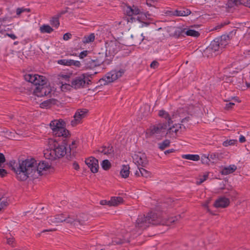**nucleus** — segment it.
I'll use <instances>...</instances> for the list:
<instances>
[{
	"mask_svg": "<svg viewBox=\"0 0 250 250\" xmlns=\"http://www.w3.org/2000/svg\"><path fill=\"white\" fill-rule=\"evenodd\" d=\"M66 138L63 141L62 144H59L55 140L50 139L48 140V144L49 148L44 151V156L47 159L51 161L61 158L65 155L68 158H71L72 156L74 155L77 147L76 142L72 141L71 145H69L67 148V143Z\"/></svg>",
	"mask_w": 250,
	"mask_h": 250,
	"instance_id": "nucleus-1",
	"label": "nucleus"
},
{
	"mask_svg": "<svg viewBox=\"0 0 250 250\" xmlns=\"http://www.w3.org/2000/svg\"><path fill=\"white\" fill-rule=\"evenodd\" d=\"M181 218L180 216H175L168 220L162 218L160 215L155 212L148 213L146 216L140 215L138 216L135 224V227L141 229H144L149 226L150 224L153 225H168L169 223H174Z\"/></svg>",
	"mask_w": 250,
	"mask_h": 250,
	"instance_id": "nucleus-2",
	"label": "nucleus"
},
{
	"mask_svg": "<svg viewBox=\"0 0 250 250\" xmlns=\"http://www.w3.org/2000/svg\"><path fill=\"white\" fill-rule=\"evenodd\" d=\"M37 163L34 159H26L19 162L17 167L12 169L16 174L17 178L20 181H25L28 178H38L37 172Z\"/></svg>",
	"mask_w": 250,
	"mask_h": 250,
	"instance_id": "nucleus-3",
	"label": "nucleus"
},
{
	"mask_svg": "<svg viewBox=\"0 0 250 250\" xmlns=\"http://www.w3.org/2000/svg\"><path fill=\"white\" fill-rule=\"evenodd\" d=\"M125 12L127 16L130 17L131 22L140 23L141 25H139V27H143L148 25L147 23L142 21V20L146 18V16L142 14L141 10L137 6L135 5L127 6L125 9Z\"/></svg>",
	"mask_w": 250,
	"mask_h": 250,
	"instance_id": "nucleus-4",
	"label": "nucleus"
},
{
	"mask_svg": "<svg viewBox=\"0 0 250 250\" xmlns=\"http://www.w3.org/2000/svg\"><path fill=\"white\" fill-rule=\"evenodd\" d=\"M53 135L56 137L67 138L70 134L65 128V123L62 119L54 120L49 124Z\"/></svg>",
	"mask_w": 250,
	"mask_h": 250,
	"instance_id": "nucleus-5",
	"label": "nucleus"
},
{
	"mask_svg": "<svg viewBox=\"0 0 250 250\" xmlns=\"http://www.w3.org/2000/svg\"><path fill=\"white\" fill-rule=\"evenodd\" d=\"M68 224L73 226L76 228L82 229L85 226L89 225V216L85 213H81L77 215H69Z\"/></svg>",
	"mask_w": 250,
	"mask_h": 250,
	"instance_id": "nucleus-6",
	"label": "nucleus"
},
{
	"mask_svg": "<svg viewBox=\"0 0 250 250\" xmlns=\"http://www.w3.org/2000/svg\"><path fill=\"white\" fill-rule=\"evenodd\" d=\"M125 69H121L119 70H112L107 73L104 76L99 80V85H104L109 83L113 82L119 78L122 77L125 72Z\"/></svg>",
	"mask_w": 250,
	"mask_h": 250,
	"instance_id": "nucleus-7",
	"label": "nucleus"
},
{
	"mask_svg": "<svg viewBox=\"0 0 250 250\" xmlns=\"http://www.w3.org/2000/svg\"><path fill=\"white\" fill-rule=\"evenodd\" d=\"M167 128V123H161L150 125L146 130V133L150 136L153 135L159 136V135L165 134Z\"/></svg>",
	"mask_w": 250,
	"mask_h": 250,
	"instance_id": "nucleus-8",
	"label": "nucleus"
},
{
	"mask_svg": "<svg viewBox=\"0 0 250 250\" xmlns=\"http://www.w3.org/2000/svg\"><path fill=\"white\" fill-rule=\"evenodd\" d=\"M47 79L45 78L43 82H41L34 90V94L38 97L46 96L51 92V89L46 85Z\"/></svg>",
	"mask_w": 250,
	"mask_h": 250,
	"instance_id": "nucleus-9",
	"label": "nucleus"
},
{
	"mask_svg": "<svg viewBox=\"0 0 250 250\" xmlns=\"http://www.w3.org/2000/svg\"><path fill=\"white\" fill-rule=\"evenodd\" d=\"M88 76L89 75L87 74H83L81 76L76 77L71 82L73 87L77 89L83 87L86 83L89 84L90 81L87 80Z\"/></svg>",
	"mask_w": 250,
	"mask_h": 250,
	"instance_id": "nucleus-10",
	"label": "nucleus"
},
{
	"mask_svg": "<svg viewBox=\"0 0 250 250\" xmlns=\"http://www.w3.org/2000/svg\"><path fill=\"white\" fill-rule=\"evenodd\" d=\"M134 163L138 166L145 167L148 164V160L145 153L137 152L132 156Z\"/></svg>",
	"mask_w": 250,
	"mask_h": 250,
	"instance_id": "nucleus-11",
	"label": "nucleus"
},
{
	"mask_svg": "<svg viewBox=\"0 0 250 250\" xmlns=\"http://www.w3.org/2000/svg\"><path fill=\"white\" fill-rule=\"evenodd\" d=\"M182 110L180 109L175 114H173L172 116V117H170L169 115L167 112L165 110H160L159 112V115L160 117L165 118L168 120V122L167 123V125H168V126H170V125L173 123V121L172 120H174V121H176V120L175 119L177 117H179L181 118H183L184 116H183V113H182Z\"/></svg>",
	"mask_w": 250,
	"mask_h": 250,
	"instance_id": "nucleus-12",
	"label": "nucleus"
},
{
	"mask_svg": "<svg viewBox=\"0 0 250 250\" xmlns=\"http://www.w3.org/2000/svg\"><path fill=\"white\" fill-rule=\"evenodd\" d=\"M106 53H108L110 56H114L120 48V43L116 41H111L105 44Z\"/></svg>",
	"mask_w": 250,
	"mask_h": 250,
	"instance_id": "nucleus-13",
	"label": "nucleus"
},
{
	"mask_svg": "<svg viewBox=\"0 0 250 250\" xmlns=\"http://www.w3.org/2000/svg\"><path fill=\"white\" fill-rule=\"evenodd\" d=\"M229 36L228 35H223L222 36L215 38L212 42L216 45L217 47L221 52L222 50L229 43Z\"/></svg>",
	"mask_w": 250,
	"mask_h": 250,
	"instance_id": "nucleus-14",
	"label": "nucleus"
},
{
	"mask_svg": "<svg viewBox=\"0 0 250 250\" xmlns=\"http://www.w3.org/2000/svg\"><path fill=\"white\" fill-rule=\"evenodd\" d=\"M220 52L216 45L211 42L209 45L204 50L203 56L207 58H211L216 56Z\"/></svg>",
	"mask_w": 250,
	"mask_h": 250,
	"instance_id": "nucleus-15",
	"label": "nucleus"
},
{
	"mask_svg": "<svg viewBox=\"0 0 250 250\" xmlns=\"http://www.w3.org/2000/svg\"><path fill=\"white\" fill-rule=\"evenodd\" d=\"M87 112L88 110L86 109H80L77 110L74 116V119L71 121V125L74 126L80 123L81 120L86 117Z\"/></svg>",
	"mask_w": 250,
	"mask_h": 250,
	"instance_id": "nucleus-16",
	"label": "nucleus"
},
{
	"mask_svg": "<svg viewBox=\"0 0 250 250\" xmlns=\"http://www.w3.org/2000/svg\"><path fill=\"white\" fill-rule=\"evenodd\" d=\"M25 81L31 83L37 86L39 83L45 80V77L43 76H40L37 74H26L24 76Z\"/></svg>",
	"mask_w": 250,
	"mask_h": 250,
	"instance_id": "nucleus-17",
	"label": "nucleus"
},
{
	"mask_svg": "<svg viewBox=\"0 0 250 250\" xmlns=\"http://www.w3.org/2000/svg\"><path fill=\"white\" fill-rule=\"evenodd\" d=\"M69 219V215H65L63 214H57L55 216H50L47 218V221L49 224H57L62 222L68 223V219Z\"/></svg>",
	"mask_w": 250,
	"mask_h": 250,
	"instance_id": "nucleus-18",
	"label": "nucleus"
},
{
	"mask_svg": "<svg viewBox=\"0 0 250 250\" xmlns=\"http://www.w3.org/2000/svg\"><path fill=\"white\" fill-rule=\"evenodd\" d=\"M85 163L92 172L96 173L98 172L99 163L97 159L94 157H90L85 159Z\"/></svg>",
	"mask_w": 250,
	"mask_h": 250,
	"instance_id": "nucleus-19",
	"label": "nucleus"
},
{
	"mask_svg": "<svg viewBox=\"0 0 250 250\" xmlns=\"http://www.w3.org/2000/svg\"><path fill=\"white\" fill-rule=\"evenodd\" d=\"M229 200L228 198L222 197L216 200L214 203V206L217 208H225L229 205Z\"/></svg>",
	"mask_w": 250,
	"mask_h": 250,
	"instance_id": "nucleus-20",
	"label": "nucleus"
},
{
	"mask_svg": "<svg viewBox=\"0 0 250 250\" xmlns=\"http://www.w3.org/2000/svg\"><path fill=\"white\" fill-rule=\"evenodd\" d=\"M50 167V165L46 162H40L38 164V165H37V172L36 173L38 175V177L39 176H41L42 175V170H45L47 169H48Z\"/></svg>",
	"mask_w": 250,
	"mask_h": 250,
	"instance_id": "nucleus-21",
	"label": "nucleus"
},
{
	"mask_svg": "<svg viewBox=\"0 0 250 250\" xmlns=\"http://www.w3.org/2000/svg\"><path fill=\"white\" fill-rule=\"evenodd\" d=\"M236 169L237 167L235 165H231L228 167H223L220 172L222 175H226L232 173Z\"/></svg>",
	"mask_w": 250,
	"mask_h": 250,
	"instance_id": "nucleus-22",
	"label": "nucleus"
},
{
	"mask_svg": "<svg viewBox=\"0 0 250 250\" xmlns=\"http://www.w3.org/2000/svg\"><path fill=\"white\" fill-rule=\"evenodd\" d=\"M182 125H183L181 124H175L174 125H173L171 126L170 125L168 126L167 125V131L166 134L172 135L174 133L175 134V135H176L179 129L181 128Z\"/></svg>",
	"mask_w": 250,
	"mask_h": 250,
	"instance_id": "nucleus-23",
	"label": "nucleus"
},
{
	"mask_svg": "<svg viewBox=\"0 0 250 250\" xmlns=\"http://www.w3.org/2000/svg\"><path fill=\"white\" fill-rule=\"evenodd\" d=\"M58 101L55 99H50L46 101H43L40 104V107L41 108H50L52 105L57 104Z\"/></svg>",
	"mask_w": 250,
	"mask_h": 250,
	"instance_id": "nucleus-24",
	"label": "nucleus"
},
{
	"mask_svg": "<svg viewBox=\"0 0 250 250\" xmlns=\"http://www.w3.org/2000/svg\"><path fill=\"white\" fill-rule=\"evenodd\" d=\"M96 152L102 153L105 155H109L113 153L114 149L112 146L109 145L107 147L104 146L100 147Z\"/></svg>",
	"mask_w": 250,
	"mask_h": 250,
	"instance_id": "nucleus-25",
	"label": "nucleus"
},
{
	"mask_svg": "<svg viewBox=\"0 0 250 250\" xmlns=\"http://www.w3.org/2000/svg\"><path fill=\"white\" fill-rule=\"evenodd\" d=\"M191 11L187 9L175 10L172 12L171 15L175 16H186L189 15Z\"/></svg>",
	"mask_w": 250,
	"mask_h": 250,
	"instance_id": "nucleus-26",
	"label": "nucleus"
},
{
	"mask_svg": "<svg viewBox=\"0 0 250 250\" xmlns=\"http://www.w3.org/2000/svg\"><path fill=\"white\" fill-rule=\"evenodd\" d=\"M123 201L121 197H112L110 200L109 206H117L122 204Z\"/></svg>",
	"mask_w": 250,
	"mask_h": 250,
	"instance_id": "nucleus-27",
	"label": "nucleus"
},
{
	"mask_svg": "<svg viewBox=\"0 0 250 250\" xmlns=\"http://www.w3.org/2000/svg\"><path fill=\"white\" fill-rule=\"evenodd\" d=\"M240 4L243 5V0H228L227 3L226 4V7L227 8H231Z\"/></svg>",
	"mask_w": 250,
	"mask_h": 250,
	"instance_id": "nucleus-28",
	"label": "nucleus"
},
{
	"mask_svg": "<svg viewBox=\"0 0 250 250\" xmlns=\"http://www.w3.org/2000/svg\"><path fill=\"white\" fill-rule=\"evenodd\" d=\"M135 174L138 176L141 175L145 178H149L151 177V173L143 168H139V171H136Z\"/></svg>",
	"mask_w": 250,
	"mask_h": 250,
	"instance_id": "nucleus-29",
	"label": "nucleus"
},
{
	"mask_svg": "<svg viewBox=\"0 0 250 250\" xmlns=\"http://www.w3.org/2000/svg\"><path fill=\"white\" fill-rule=\"evenodd\" d=\"M129 165H123L120 171V174L123 178H126L128 177L130 173Z\"/></svg>",
	"mask_w": 250,
	"mask_h": 250,
	"instance_id": "nucleus-30",
	"label": "nucleus"
},
{
	"mask_svg": "<svg viewBox=\"0 0 250 250\" xmlns=\"http://www.w3.org/2000/svg\"><path fill=\"white\" fill-rule=\"evenodd\" d=\"M174 29V33L173 36L179 37L180 36L186 35L185 32L186 31V28L183 27H178L176 28H172Z\"/></svg>",
	"mask_w": 250,
	"mask_h": 250,
	"instance_id": "nucleus-31",
	"label": "nucleus"
},
{
	"mask_svg": "<svg viewBox=\"0 0 250 250\" xmlns=\"http://www.w3.org/2000/svg\"><path fill=\"white\" fill-rule=\"evenodd\" d=\"M220 154L218 153H214L208 154V156L206 157L205 156V159H206V164H208L210 160L213 161L218 160L219 159V156Z\"/></svg>",
	"mask_w": 250,
	"mask_h": 250,
	"instance_id": "nucleus-32",
	"label": "nucleus"
},
{
	"mask_svg": "<svg viewBox=\"0 0 250 250\" xmlns=\"http://www.w3.org/2000/svg\"><path fill=\"white\" fill-rule=\"evenodd\" d=\"M183 159L197 161L200 160V156L197 154H184L182 155Z\"/></svg>",
	"mask_w": 250,
	"mask_h": 250,
	"instance_id": "nucleus-33",
	"label": "nucleus"
},
{
	"mask_svg": "<svg viewBox=\"0 0 250 250\" xmlns=\"http://www.w3.org/2000/svg\"><path fill=\"white\" fill-rule=\"evenodd\" d=\"M40 31L41 33H50L53 31V29L49 25L43 24L40 26Z\"/></svg>",
	"mask_w": 250,
	"mask_h": 250,
	"instance_id": "nucleus-34",
	"label": "nucleus"
},
{
	"mask_svg": "<svg viewBox=\"0 0 250 250\" xmlns=\"http://www.w3.org/2000/svg\"><path fill=\"white\" fill-rule=\"evenodd\" d=\"M185 34L186 36L194 37H198L200 35L199 32L192 29H188L187 28Z\"/></svg>",
	"mask_w": 250,
	"mask_h": 250,
	"instance_id": "nucleus-35",
	"label": "nucleus"
},
{
	"mask_svg": "<svg viewBox=\"0 0 250 250\" xmlns=\"http://www.w3.org/2000/svg\"><path fill=\"white\" fill-rule=\"evenodd\" d=\"M95 36L94 33H91L88 36H85L83 40L84 43H88L94 42L95 40Z\"/></svg>",
	"mask_w": 250,
	"mask_h": 250,
	"instance_id": "nucleus-36",
	"label": "nucleus"
},
{
	"mask_svg": "<svg viewBox=\"0 0 250 250\" xmlns=\"http://www.w3.org/2000/svg\"><path fill=\"white\" fill-rule=\"evenodd\" d=\"M170 142L169 140L166 139L162 143L158 144V147L161 150H164L165 148L169 146Z\"/></svg>",
	"mask_w": 250,
	"mask_h": 250,
	"instance_id": "nucleus-37",
	"label": "nucleus"
},
{
	"mask_svg": "<svg viewBox=\"0 0 250 250\" xmlns=\"http://www.w3.org/2000/svg\"><path fill=\"white\" fill-rule=\"evenodd\" d=\"M62 85L61 86V89L62 91L66 92L67 91H69L73 88L72 85L70 84H67L66 83H63V82H61Z\"/></svg>",
	"mask_w": 250,
	"mask_h": 250,
	"instance_id": "nucleus-38",
	"label": "nucleus"
},
{
	"mask_svg": "<svg viewBox=\"0 0 250 250\" xmlns=\"http://www.w3.org/2000/svg\"><path fill=\"white\" fill-rule=\"evenodd\" d=\"M50 23L53 26L58 28L60 25L59 17L57 16L53 17L50 20Z\"/></svg>",
	"mask_w": 250,
	"mask_h": 250,
	"instance_id": "nucleus-39",
	"label": "nucleus"
},
{
	"mask_svg": "<svg viewBox=\"0 0 250 250\" xmlns=\"http://www.w3.org/2000/svg\"><path fill=\"white\" fill-rule=\"evenodd\" d=\"M208 173L205 174L203 175L199 176V178L197 180L196 184L198 185L201 184L205 181H206L208 178Z\"/></svg>",
	"mask_w": 250,
	"mask_h": 250,
	"instance_id": "nucleus-40",
	"label": "nucleus"
},
{
	"mask_svg": "<svg viewBox=\"0 0 250 250\" xmlns=\"http://www.w3.org/2000/svg\"><path fill=\"white\" fill-rule=\"evenodd\" d=\"M102 167L104 170H107L110 168L111 164L108 160H104L102 162Z\"/></svg>",
	"mask_w": 250,
	"mask_h": 250,
	"instance_id": "nucleus-41",
	"label": "nucleus"
},
{
	"mask_svg": "<svg viewBox=\"0 0 250 250\" xmlns=\"http://www.w3.org/2000/svg\"><path fill=\"white\" fill-rule=\"evenodd\" d=\"M30 9L24 7H19L16 9V15L19 16L21 14L24 12H29Z\"/></svg>",
	"mask_w": 250,
	"mask_h": 250,
	"instance_id": "nucleus-42",
	"label": "nucleus"
},
{
	"mask_svg": "<svg viewBox=\"0 0 250 250\" xmlns=\"http://www.w3.org/2000/svg\"><path fill=\"white\" fill-rule=\"evenodd\" d=\"M237 142L236 140H230L229 141H225L223 145L225 146H229L233 145L236 144Z\"/></svg>",
	"mask_w": 250,
	"mask_h": 250,
	"instance_id": "nucleus-43",
	"label": "nucleus"
},
{
	"mask_svg": "<svg viewBox=\"0 0 250 250\" xmlns=\"http://www.w3.org/2000/svg\"><path fill=\"white\" fill-rule=\"evenodd\" d=\"M57 62H80L78 61H74L73 60H59L57 61Z\"/></svg>",
	"mask_w": 250,
	"mask_h": 250,
	"instance_id": "nucleus-44",
	"label": "nucleus"
},
{
	"mask_svg": "<svg viewBox=\"0 0 250 250\" xmlns=\"http://www.w3.org/2000/svg\"><path fill=\"white\" fill-rule=\"evenodd\" d=\"M234 105H235V104L234 103L230 102L226 104L225 108L226 110H229L230 109H232L233 107V106Z\"/></svg>",
	"mask_w": 250,
	"mask_h": 250,
	"instance_id": "nucleus-45",
	"label": "nucleus"
},
{
	"mask_svg": "<svg viewBox=\"0 0 250 250\" xmlns=\"http://www.w3.org/2000/svg\"><path fill=\"white\" fill-rule=\"evenodd\" d=\"M5 162V156L3 153H0V167Z\"/></svg>",
	"mask_w": 250,
	"mask_h": 250,
	"instance_id": "nucleus-46",
	"label": "nucleus"
},
{
	"mask_svg": "<svg viewBox=\"0 0 250 250\" xmlns=\"http://www.w3.org/2000/svg\"><path fill=\"white\" fill-rule=\"evenodd\" d=\"M87 53H88V51H87V50L83 51L80 53L79 57L81 59H83V58H84L85 57H86L87 56Z\"/></svg>",
	"mask_w": 250,
	"mask_h": 250,
	"instance_id": "nucleus-47",
	"label": "nucleus"
},
{
	"mask_svg": "<svg viewBox=\"0 0 250 250\" xmlns=\"http://www.w3.org/2000/svg\"><path fill=\"white\" fill-rule=\"evenodd\" d=\"M71 37V34L69 33H66L63 35V39L65 41H67Z\"/></svg>",
	"mask_w": 250,
	"mask_h": 250,
	"instance_id": "nucleus-48",
	"label": "nucleus"
},
{
	"mask_svg": "<svg viewBox=\"0 0 250 250\" xmlns=\"http://www.w3.org/2000/svg\"><path fill=\"white\" fill-rule=\"evenodd\" d=\"M209 203V200H207L203 204V206L204 207H205V208H207V211L208 212H210H210V209L208 208V204Z\"/></svg>",
	"mask_w": 250,
	"mask_h": 250,
	"instance_id": "nucleus-49",
	"label": "nucleus"
},
{
	"mask_svg": "<svg viewBox=\"0 0 250 250\" xmlns=\"http://www.w3.org/2000/svg\"><path fill=\"white\" fill-rule=\"evenodd\" d=\"M8 205V202L5 201H2L0 203V211L4 207H6Z\"/></svg>",
	"mask_w": 250,
	"mask_h": 250,
	"instance_id": "nucleus-50",
	"label": "nucleus"
},
{
	"mask_svg": "<svg viewBox=\"0 0 250 250\" xmlns=\"http://www.w3.org/2000/svg\"><path fill=\"white\" fill-rule=\"evenodd\" d=\"M7 174V172L5 169L3 168H0V176L1 177H4Z\"/></svg>",
	"mask_w": 250,
	"mask_h": 250,
	"instance_id": "nucleus-51",
	"label": "nucleus"
},
{
	"mask_svg": "<svg viewBox=\"0 0 250 250\" xmlns=\"http://www.w3.org/2000/svg\"><path fill=\"white\" fill-rule=\"evenodd\" d=\"M156 0H146V4L150 7L152 6H153V4Z\"/></svg>",
	"mask_w": 250,
	"mask_h": 250,
	"instance_id": "nucleus-52",
	"label": "nucleus"
},
{
	"mask_svg": "<svg viewBox=\"0 0 250 250\" xmlns=\"http://www.w3.org/2000/svg\"><path fill=\"white\" fill-rule=\"evenodd\" d=\"M243 5L250 8V0H243Z\"/></svg>",
	"mask_w": 250,
	"mask_h": 250,
	"instance_id": "nucleus-53",
	"label": "nucleus"
},
{
	"mask_svg": "<svg viewBox=\"0 0 250 250\" xmlns=\"http://www.w3.org/2000/svg\"><path fill=\"white\" fill-rule=\"evenodd\" d=\"M14 243V238L13 237L7 239V243L10 245H13Z\"/></svg>",
	"mask_w": 250,
	"mask_h": 250,
	"instance_id": "nucleus-54",
	"label": "nucleus"
},
{
	"mask_svg": "<svg viewBox=\"0 0 250 250\" xmlns=\"http://www.w3.org/2000/svg\"><path fill=\"white\" fill-rule=\"evenodd\" d=\"M73 167L76 170H79L80 168L79 164L76 162L73 163Z\"/></svg>",
	"mask_w": 250,
	"mask_h": 250,
	"instance_id": "nucleus-55",
	"label": "nucleus"
},
{
	"mask_svg": "<svg viewBox=\"0 0 250 250\" xmlns=\"http://www.w3.org/2000/svg\"><path fill=\"white\" fill-rule=\"evenodd\" d=\"M86 0H74L71 1H68V4H71L76 2H85Z\"/></svg>",
	"mask_w": 250,
	"mask_h": 250,
	"instance_id": "nucleus-56",
	"label": "nucleus"
},
{
	"mask_svg": "<svg viewBox=\"0 0 250 250\" xmlns=\"http://www.w3.org/2000/svg\"><path fill=\"white\" fill-rule=\"evenodd\" d=\"M239 141L240 143H244L246 142V138L245 137L243 136V135H241L239 137Z\"/></svg>",
	"mask_w": 250,
	"mask_h": 250,
	"instance_id": "nucleus-57",
	"label": "nucleus"
},
{
	"mask_svg": "<svg viewBox=\"0 0 250 250\" xmlns=\"http://www.w3.org/2000/svg\"><path fill=\"white\" fill-rule=\"evenodd\" d=\"M175 149H168V150H166L165 152H164V153L166 154V155H167L169 153H173L174 152H175Z\"/></svg>",
	"mask_w": 250,
	"mask_h": 250,
	"instance_id": "nucleus-58",
	"label": "nucleus"
},
{
	"mask_svg": "<svg viewBox=\"0 0 250 250\" xmlns=\"http://www.w3.org/2000/svg\"><path fill=\"white\" fill-rule=\"evenodd\" d=\"M109 201H106V200H102L100 202L101 205H107L109 206Z\"/></svg>",
	"mask_w": 250,
	"mask_h": 250,
	"instance_id": "nucleus-59",
	"label": "nucleus"
},
{
	"mask_svg": "<svg viewBox=\"0 0 250 250\" xmlns=\"http://www.w3.org/2000/svg\"><path fill=\"white\" fill-rule=\"evenodd\" d=\"M190 120V118L189 117H186L185 118H183L181 119V122L182 123H185V122H188L189 120Z\"/></svg>",
	"mask_w": 250,
	"mask_h": 250,
	"instance_id": "nucleus-60",
	"label": "nucleus"
},
{
	"mask_svg": "<svg viewBox=\"0 0 250 250\" xmlns=\"http://www.w3.org/2000/svg\"><path fill=\"white\" fill-rule=\"evenodd\" d=\"M7 36H8V37H10L13 40H15L17 38V37L15 35L13 34H8L7 33L6 34Z\"/></svg>",
	"mask_w": 250,
	"mask_h": 250,
	"instance_id": "nucleus-61",
	"label": "nucleus"
},
{
	"mask_svg": "<svg viewBox=\"0 0 250 250\" xmlns=\"http://www.w3.org/2000/svg\"><path fill=\"white\" fill-rule=\"evenodd\" d=\"M159 63H150V67L151 68L155 69L158 67Z\"/></svg>",
	"mask_w": 250,
	"mask_h": 250,
	"instance_id": "nucleus-62",
	"label": "nucleus"
},
{
	"mask_svg": "<svg viewBox=\"0 0 250 250\" xmlns=\"http://www.w3.org/2000/svg\"><path fill=\"white\" fill-rule=\"evenodd\" d=\"M56 230H57L56 229H44V230H42V232H47V231H55Z\"/></svg>",
	"mask_w": 250,
	"mask_h": 250,
	"instance_id": "nucleus-63",
	"label": "nucleus"
},
{
	"mask_svg": "<svg viewBox=\"0 0 250 250\" xmlns=\"http://www.w3.org/2000/svg\"><path fill=\"white\" fill-rule=\"evenodd\" d=\"M60 77L62 78V79H65V80H67L69 78V76H68L67 75H62L60 76Z\"/></svg>",
	"mask_w": 250,
	"mask_h": 250,
	"instance_id": "nucleus-64",
	"label": "nucleus"
}]
</instances>
